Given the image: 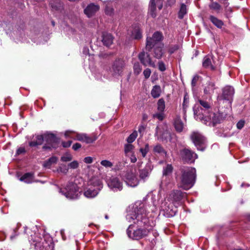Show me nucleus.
Masks as SVG:
<instances>
[{
	"instance_id": "obj_1",
	"label": "nucleus",
	"mask_w": 250,
	"mask_h": 250,
	"mask_svg": "<svg viewBox=\"0 0 250 250\" xmlns=\"http://www.w3.org/2000/svg\"><path fill=\"white\" fill-rule=\"evenodd\" d=\"M157 211L154 204H149L146 201H138L133 205L131 209L128 211L126 220L131 224L126 229L128 237L133 240H139L148 235L152 230L153 223L150 222L149 218L152 216L149 214Z\"/></svg>"
},
{
	"instance_id": "obj_2",
	"label": "nucleus",
	"mask_w": 250,
	"mask_h": 250,
	"mask_svg": "<svg viewBox=\"0 0 250 250\" xmlns=\"http://www.w3.org/2000/svg\"><path fill=\"white\" fill-rule=\"evenodd\" d=\"M163 37L161 33L156 32L151 38L146 39V49L148 51L153 50L154 57L158 59H161L164 53V44L161 42Z\"/></svg>"
},
{
	"instance_id": "obj_3",
	"label": "nucleus",
	"mask_w": 250,
	"mask_h": 250,
	"mask_svg": "<svg viewBox=\"0 0 250 250\" xmlns=\"http://www.w3.org/2000/svg\"><path fill=\"white\" fill-rule=\"evenodd\" d=\"M196 169L192 167H186L181 169V176L179 187L185 190L192 188L196 180Z\"/></svg>"
},
{
	"instance_id": "obj_4",
	"label": "nucleus",
	"mask_w": 250,
	"mask_h": 250,
	"mask_svg": "<svg viewBox=\"0 0 250 250\" xmlns=\"http://www.w3.org/2000/svg\"><path fill=\"white\" fill-rule=\"evenodd\" d=\"M40 233L35 232L34 235L31 234L29 238L31 245L33 246L37 250H53V244L51 238L46 240L42 237Z\"/></svg>"
},
{
	"instance_id": "obj_5",
	"label": "nucleus",
	"mask_w": 250,
	"mask_h": 250,
	"mask_svg": "<svg viewBox=\"0 0 250 250\" xmlns=\"http://www.w3.org/2000/svg\"><path fill=\"white\" fill-rule=\"evenodd\" d=\"M194 114L196 120L199 119L205 124L213 126H215L217 124L219 123L220 121V118L219 115L215 114L212 112H208L206 115H204L202 109H199V106L195 105L193 107Z\"/></svg>"
},
{
	"instance_id": "obj_6",
	"label": "nucleus",
	"mask_w": 250,
	"mask_h": 250,
	"mask_svg": "<svg viewBox=\"0 0 250 250\" xmlns=\"http://www.w3.org/2000/svg\"><path fill=\"white\" fill-rule=\"evenodd\" d=\"M88 186L83 193L84 196L87 198L96 197L103 188L102 182L97 177L91 178L88 181Z\"/></svg>"
},
{
	"instance_id": "obj_7",
	"label": "nucleus",
	"mask_w": 250,
	"mask_h": 250,
	"mask_svg": "<svg viewBox=\"0 0 250 250\" xmlns=\"http://www.w3.org/2000/svg\"><path fill=\"white\" fill-rule=\"evenodd\" d=\"M59 192L69 199H77L81 194L77 186L72 183H68L64 188H60Z\"/></svg>"
},
{
	"instance_id": "obj_8",
	"label": "nucleus",
	"mask_w": 250,
	"mask_h": 250,
	"mask_svg": "<svg viewBox=\"0 0 250 250\" xmlns=\"http://www.w3.org/2000/svg\"><path fill=\"white\" fill-rule=\"evenodd\" d=\"M66 138H71L87 144L93 143L97 140V137L95 135L88 136L85 133H78L73 131H66L64 133Z\"/></svg>"
},
{
	"instance_id": "obj_9",
	"label": "nucleus",
	"mask_w": 250,
	"mask_h": 250,
	"mask_svg": "<svg viewBox=\"0 0 250 250\" xmlns=\"http://www.w3.org/2000/svg\"><path fill=\"white\" fill-rule=\"evenodd\" d=\"M173 170V167L171 164H167L166 167H164L163 170V176L164 181L162 182V187L164 190L172 188L174 184L171 181L169 176L171 174Z\"/></svg>"
},
{
	"instance_id": "obj_10",
	"label": "nucleus",
	"mask_w": 250,
	"mask_h": 250,
	"mask_svg": "<svg viewBox=\"0 0 250 250\" xmlns=\"http://www.w3.org/2000/svg\"><path fill=\"white\" fill-rule=\"evenodd\" d=\"M173 205L172 202H169L167 199H165L162 203L161 210L163 215L167 217H171L174 216L177 212V207Z\"/></svg>"
},
{
	"instance_id": "obj_11",
	"label": "nucleus",
	"mask_w": 250,
	"mask_h": 250,
	"mask_svg": "<svg viewBox=\"0 0 250 250\" xmlns=\"http://www.w3.org/2000/svg\"><path fill=\"white\" fill-rule=\"evenodd\" d=\"M190 137L198 150L201 151L205 150L206 148V139L198 131H193Z\"/></svg>"
},
{
	"instance_id": "obj_12",
	"label": "nucleus",
	"mask_w": 250,
	"mask_h": 250,
	"mask_svg": "<svg viewBox=\"0 0 250 250\" xmlns=\"http://www.w3.org/2000/svg\"><path fill=\"white\" fill-rule=\"evenodd\" d=\"M186 197V193L179 190H172L167 197L168 201L172 202L175 206L181 205L182 200Z\"/></svg>"
},
{
	"instance_id": "obj_13",
	"label": "nucleus",
	"mask_w": 250,
	"mask_h": 250,
	"mask_svg": "<svg viewBox=\"0 0 250 250\" xmlns=\"http://www.w3.org/2000/svg\"><path fill=\"white\" fill-rule=\"evenodd\" d=\"M137 174L138 172L135 168L130 169L126 173L125 182L128 186L135 187L139 184Z\"/></svg>"
},
{
	"instance_id": "obj_14",
	"label": "nucleus",
	"mask_w": 250,
	"mask_h": 250,
	"mask_svg": "<svg viewBox=\"0 0 250 250\" xmlns=\"http://www.w3.org/2000/svg\"><path fill=\"white\" fill-rule=\"evenodd\" d=\"M106 183L110 189L114 192L120 191L123 189L122 181L117 177H111L106 179Z\"/></svg>"
},
{
	"instance_id": "obj_15",
	"label": "nucleus",
	"mask_w": 250,
	"mask_h": 250,
	"mask_svg": "<svg viewBox=\"0 0 250 250\" xmlns=\"http://www.w3.org/2000/svg\"><path fill=\"white\" fill-rule=\"evenodd\" d=\"M180 155L182 160L188 163H193L197 158V155L195 153L187 148L180 150Z\"/></svg>"
},
{
	"instance_id": "obj_16",
	"label": "nucleus",
	"mask_w": 250,
	"mask_h": 250,
	"mask_svg": "<svg viewBox=\"0 0 250 250\" xmlns=\"http://www.w3.org/2000/svg\"><path fill=\"white\" fill-rule=\"evenodd\" d=\"M234 93V90L233 87L226 86L223 88L222 94L221 96L218 97V100L219 101H226L229 105H231Z\"/></svg>"
},
{
	"instance_id": "obj_17",
	"label": "nucleus",
	"mask_w": 250,
	"mask_h": 250,
	"mask_svg": "<svg viewBox=\"0 0 250 250\" xmlns=\"http://www.w3.org/2000/svg\"><path fill=\"white\" fill-rule=\"evenodd\" d=\"M125 63L123 59H118L116 60L112 65V74L114 76H118L122 75Z\"/></svg>"
},
{
	"instance_id": "obj_18",
	"label": "nucleus",
	"mask_w": 250,
	"mask_h": 250,
	"mask_svg": "<svg viewBox=\"0 0 250 250\" xmlns=\"http://www.w3.org/2000/svg\"><path fill=\"white\" fill-rule=\"evenodd\" d=\"M44 140L48 143L49 146H44V149L51 148L55 147V145L58 142V139L55 135L52 133L44 134Z\"/></svg>"
},
{
	"instance_id": "obj_19",
	"label": "nucleus",
	"mask_w": 250,
	"mask_h": 250,
	"mask_svg": "<svg viewBox=\"0 0 250 250\" xmlns=\"http://www.w3.org/2000/svg\"><path fill=\"white\" fill-rule=\"evenodd\" d=\"M139 58L142 63L144 65H150L155 67V63L151 61L149 55L147 53H146L144 52L140 53L139 55Z\"/></svg>"
},
{
	"instance_id": "obj_20",
	"label": "nucleus",
	"mask_w": 250,
	"mask_h": 250,
	"mask_svg": "<svg viewBox=\"0 0 250 250\" xmlns=\"http://www.w3.org/2000/svg\"><path fill=\"white\" fill-rule=\"evenodd\" d=\"M99 9V5L91 3L85 8L84 12L88 17L90 18L93 16Z\"/></svg>"
},
{
	"instance_id": "obj_21",
	"label": "nucleus",
	"mask_w": 250,
	"mask_h": 250,
	"mask_svg": "<svg viewBox=\"0 0 250 250\" xmlns=\"http://www.w3.org/2000/svg\"><path fill=\"white\" fill-rule=\"evenodd\" d=\"M52 11L54 13L62 12L63 10V4L58 0H53L50 2Z\"/></svg>"
},
{
	"instance_id": "obj_22",
	"label": "nucleus",
	"mask_w": 250,
	"mask_h": 250,
	"mask_svg": "<svg viewBox=\"0 0 250 250\" xmlns=\"http://www.w3.org/2000/svg\"><path fill=\"white\" fill-rule=\"evenodd\" d=\"M199 104H196L194 105H198L199 106V109H202V112L204 113V115H206L208 112H209V108L210 107V105L208 103L202 100H199Z\"/></svg>"
},
{
	"instance_id": "obj_23",
	"label": "nucleus",
	"mask_w": 250,
	"mask_h": 250,
	"mask_svg": "<svg viewBox=\"0 0 250 250\" xmlns=\"http://www.w3.org/2000/svg\"><path fill=\"white\" fill-rule=\"evenodd\" d=\"M34 174L31 172H28L21 176L19 180L26 184H30L34 182Z\"/></svg>"
},
{
	"instance_id": "obj_24",
	"label": "nucleus",
	"mask_w": 250,
	"mask_h": 250,
	"mask_svg": "<svg viewBox=\"0 0 250 250\" xmlns=\"http://www.w3.org/2000/svg\"><path fill=\"white\" fill-rule=\"evenodd\" d=\"M105 8L104 12L106 15L112 16L114 14V10L113 8V5L112 2L110 0L104 2Z\"/></svg>"
},
{
	"instance_id": "obj_25",
	"label": "nucleus",
	"mask_w": 250,
	"mask_h": 250,
	"mask_svg": "<svg viewBox=\"0 0 250 250\" xmlns=\"http://www.w3.org/2000/svg\"><path fill=\"white\" fill-rule=\"evenodd\" d=\"M102 42L106 46H110L113 42V37L110 34L104 33L103 35Z\"/></svg>"
},
{
	"instance_id": "obj_26",
	"label": "nucleus",
	"mask_w": 250,
	"mask_h": 250,
	"mask_svg": "<svg viewBox=\"0 0 250 250\" xmlns=\"http://www.w3.org/2000/svg\"><path fill=\"white\" fill-rule=\"evenodd\" d=\"M162 139L166 141L174 143L175 140H176V136L174 134H171L169 132L166 131L163 133Z\"/></svg>"
},
{
	"instance_id": "obj_27",
	"label": "nucleus",
	"mask_w": 250,
	"mask_h": 250,
	"mask_svg": "<svg viewBox=\"0 0 250 250\" xmlns=\"http://www.w3.org/2000/svg\"><path fill=\"white\" fill-rule=\"evenodd\" d=\"M131 37L135 40H139L142 37V32L138 25H135L132 31Z\"/></svg>"
},
{
	"instance_id": "obj_28",
	"label": "nucleus",
	"mask_w": 250,
	"mask_h": 250,
	"mask_svg": "<svg viewBox=\"0 0 250 250\" xmlns=\"http://www.w3.org/2000/svg\"><path fill=\"white\" fill-rule=\"evenodd\" d=\"M174 126L177 132H181L184 128V124L180 117H177L174 120Z\"/></svg>"
},
{
	"instance_id": "obj_29",
	"label": "nucleus",
	"mask_w": 250,
	"mask_h": 250,
	"mask_svg": "<svg viewBox=\"0 0 250 250\" xmlns=\"http://www.w3.org/2000/svg\"><path fill=\"white\" fill-rule=\"evenodd\" d=\"M210 21L217 28H221L224 25V22L218 19L214 16L210 15L209 18Z\"/></svg>"
},
{
	"instance_id": "obj_30",
	"label": "nucleus",
	"mask_w": 250,
	"mask_h": 250,
	"mask_svg": "<svg viewBox=\"0 0 250 250\" xmlns=\"http://www.w3.org/2000/svg\"><path fill=\"white\" fill-rule=\"evenodd\" d=\"M44 140V134L43 135H39L36 136V141H32L29 143V146H36L42 144Z\"/></svg>"
},
{
	"instance_id": "obj_31",
	"label": "nucleus",
	"mask_w": 250,
	"mask_h": 250,
	"mask_svg": "<svg viewBox=\"0 0 250 250\" xmlns=\"http://www.w3.org/2000/svg\"><path fill=\"white\" fill-rule=\"evenodd\" d=\"M150 170L148 167L140 170V178L141 180L145 181L149 176Z\"/></svg>"
},
{
	"instance_id": "obj_32",
	"label": "nucleus",
	"mask_w": 250,
	"mask_h": 250,
	"mask_svg": "<svg viewBox=\"0 0 250 250\" xmlns=\"http://www.w3.org/2000/svg\"><path fill=\"white\" fill-rule=\"evenodd\" d=\"M161 93V88L160 86L158 85H155L153 86V88L151 91V95L154 98H157L160 97Z\"/></svg>"
},
{
	"instance_id": "obj_33",
	"label": "nucleus",
	"mask_w": 250,
	"mask_h": 250,
	"mask_svg": "<svg viewBox=\"0 0 250 250\" xmlns=\"http://www.w3.org/2000/svg\"><path fill=\"white\" fill-rule=\"evenodd\" d=\"M203 66L205 68H210L211 69H214V67L212 65L211 62V58L209 56H205L203 61Z\"/></svg>"
},
{
	"instance_id": "obj_34",
	"label": "nucleus",
	"mask_w": 250,
	"mask_h": 250,
	"mask_svg": "<svg viewBox=\"0 0 250 250\" xmlns=\"http://www.w3.org/2000/svg\"><path fill=\"white\" fill-rule=\"evenodd\" d=\"M215 85L213 83L208 82L204 89V93L206 94H211L214 92Z\"/></svg>"
},
{
	"instance_id": "obj_35",
	"label": "nucleus",
	"mask_w": 250,
	"mask_h": 250,
	"mask_svg": "<svg viewBox=\"0 0 250 250\" xmlns=\"http://www.w3.org/2000/svg\"><path fill=\"white\" fill-rule=\"evenodd\" d=\"M134 146L130 143H127L124 145V152L125 156H128L130 153H133Z\"/></svg>"
},
{
	"instance_id": "obj_36",
	"label": "nucleus",
	"mask_w": 250,
	"mask_h": 250,
	"mask_svg": "<svg viewBox=\"0 0 250 250\" xmlns=\"http://www.w3.org/2000/svg\"><path fill=\"white\" fill-rule=\"evenodd\" d=\"M58 158L56 157H52L44 163L43 166L49 168L52 164H56Z\"/></svg>"
},
{
	"instance_id": "obj_37",
	"label": "nucleus",
	"mask_w": 250,
	"mask_h": 250,
	"mask_svg": "<svg viewBox=\"0 0 250 250\" xmlns=\"http://www.w3.org/2000/svg\"><path fill=\"white\" fill-rule=\"evenodd\" d=\"M166 108L165 102L163 98L160 99L157 102V110L158 111L164 112Z\"/></svg>"
},
{
	"instance_id": "obj_38",
	"label": "nucleus",
	"mask_w": 250,
	"mask_h": 250,
	"mask_svg": "<svg viewBox=\"0 0 250 250\" xmlns=\"http://www.w3.org/2000/svg\"><path fill=\"white\" fill-rule=\"evenodd\" d=\"M209 7L210 9L215 10L218 13L221 8V6L216 2L212 1V2L209 4Z\"/></svg>"
},
{
	"instance_id": "obj_39",
	"label": "nucleus",
	"mask_w": 250,
	"mask_h": 250,
	"mask_svg": "<svg viewBox=\"0 0 250 250\" xmlns=\"http://www.w3.org/2000/svg\"><path fill=\"white\" fill-rule=\"evenodd\" d=\"M187 6L185 4H182L181 6L180 9L178 13L179 18L180 19H183L184 16L187 14Z\"/></svg>"
},
{
	"instance_id": "obj_40",
	"label": "nucleus",
	"mask_w": 250,
	"mask_h": 250,
	"mask_svg": "<svg viewBox=\"0 0 250 250\" xmlns=\"http://www.w3.org/2000/svg\"><path fill=\"white\" fill-rule=\"evenodd\" d=\"M137 136V131L136 130L134 131L126 139L127 142L131 144L135 140Z\"/></svg>"
},
{
	"instance_id": "obj_41",
	"label": "nucleus",
	"mask_w": 250,
	"mask_h": 250,
	"mask_svg": "<svg viewBox=\"0 0 250 250\" xmlns=\"http://www.w3.org/2000/svg\"><path fill=\"white\" fill-rule=\"evenodd\" d=\"M57 171L66 174L68 171V167L66 165L61 164L57 169Z\"/></svg>"
},
{
	"instance_id": "obj_42",
	"label": "nucleus",
	"mask_w": 250,
	"mask_h": 250,
	"mask_svg": "<svg viewBox=\"0 0 250 250\" xmlns=\"http://www.w3.org/2000/svg\"><path fill=\"white\" fill-rule=\"evenodd\" d=\"M149 145L148 144H146L144 147H141L139 149V151L141 153L142 156L145 157L146 156L147 153L149 151Z\"/></svg>"
},
{
	"instance_id": "obj_43",
	"label": "nucleus",
	"mask_w": 250,
	"mask_h": 250,
	"mask_svg": "<svg viewBox=\"0 0 250 250\" xmlns=\"http://www.w3.org/2000/svg\"><path fill=\"white\" fill-rule=\"evenodd\" d=\"M134 73L136 75L140 74L142 71V67L139 62L134 63L133 66Z\"/></svg>"
},
{
	"instance_id": "obj_44",
	"label": "nucleus",
	"mask_w": 250,
	"mask_h": 250,
	"mask_svg": "<svg viewBox=\"0 0 250 250\" xmlns=\"http://www.w3.org/2000/svg\"><path fill=\"white\" fill-rule=\"evenodd\" d=\"M154 118H156L159 121H162L165 118L164 112L159 111L158 113H156L153 115Z\"/></svg>"
},
{
	"instance_id": "obj_45",
	"label": "nucleus",
	"mask_w": 250,
	"mask_h": 250,
	"mask_svg": "<svg viewBox=\"0 0 250 250\" xmlns=\"http://www.w3.org/2000/svg\"><path fill=\"white\" fill-rule=\"evenodd\" d=\"M72 157L69 153H66L61 157V161L62 162H69L72 160Z\"/></svg>"
},
{
	"instance_id": "obj_46",
	"label": "nucleus",
	"mask_w": 250,
	"mask_h": 250,
	"mask_svg": "<svg viewBox=\"0 0 250 250\" xmlns=\"http://www.w3.org/2000/svg\"><path fill=\"white\" fill-rule=\"evenodd\" d=\"M101 164L106 168L111 167L113 166V164L110 161L106 160L102 161Z\"/></svg>"
},
{
	"instance_id": "obj_47",
	"label": "nucleus",
	"mask_w": 250,
	"mask_h": 250,
	"mask_svg": "<svg viewBox=\"0 0 250 250\" xmlns=\"http://www.w3.org/2000/svg\"><path fill=\"white\" fill-rule=\"evenodd\" d=\"M153 150L154 152L158 153H163L164 152V148L160 145H157L156 146H155Z\"/></svg>"
},
{
	"instance_id": "obj_48",
	"label": "nucleus",
	"mask_w": 250,
	"mask_h": 250,
	"mask_svg": "<svg viewBox=\"0 0 250 250\" xmlns=\"http://www.w3.org/2000/svg\"><path fill=\"white\" fill-rule=\"evenodd\" d=\"M149 9L151 12H154L155 11L156 9V4L154 0H150Z\"/></svg>"
},
{
	"instance_id": "obj_49",
	"label": "nucleus",
	"mask_w": 250,
	"mask_h": 250,
	"mask_svg": "<svg viewBox=\"0 0 250 250\" xmlns=\"http://www.w3.org/2000/svg\"><path fill=\"white\" fill-rule=\"evenodd\" d=\"M68 166L72 169H76L79 166V163L77 161H74L69 164Z\"/></svg>"
},
{
	"instance_id": "obj_50",
	"label": "nucleus",
	"mask_w": 250,
	"mask_h": 250,
	"mask_svg": "<svg viewBox=\"0 0 250 250\" xmlns=\"http://www.w3.org/2000/svg\"><path fill=\"white\" fill-rule=\"evenodd\" d=\"M151 70L149 68H146L145 70H144L143 72V74L145 77L146 79H148L151 74Z\"/></svg>"
},
{
	"instance_id": "obj_51",
	"label": "nucleus",
	"mask_w": 250,
	"mask_h": 250,
	"mask_svg": "<svg viewBox=\"0 0 250 250\" xmlns=\"http://www.w3.org/2000/svg\"><path fill=\"white\" fill-rule=\"evenodd\" d=\"M179 48V46L178 45H174L168 49V52L169 53L171 54L173 53H174L175 51L178 50Z\"/></svg>"
},
{
	"instance_id": "obj_52",
	"label": "nucleus",
	"mask_w": 250,
	"mask_h": 250,
	"mask_svg": "<svg viewBox=\"0 0 250 250\" xmlns=\"http://www.w3.org/2000/svg\"><path fill=\"white\" fill-rule=\"evenodd\" d=\"M199 77L197 75L194 76L191 81V85L192 87H194L196 85V83L199 80Z\"/></svg>"
},
{
	"instance_id": "obj_53",
	"label": "nucleus",
	"mask_w": 250,
	"mask_h": 250,
	"mask_svg": "<svg viewBox=\"0 0 250 250\" xmlns=\"http://www.w3.org/2000/svg\"><path fill=\"white\" fill-rule=\"evenodd\" d=\"M159 69L161 71H164L166 70V66L165 63L162 62H159L158 63Z\"/></svg>"
},
{
	"instance_id": "obj_54",
	"label": "nucleus",
	"mask_w": 250,
	"mask_h": 250,
	"mask_svg": "<svg viewBox=\"0 0 250 250\" xmlns=\"http://www.w3.org/2000/svg\"><path fill=\"white\" fill-rule=\"evenodd\" d=\"M83 162L86 164H91L93 162V159L90 156L86 157L84 158Z\"/></svg>"
},
{
	"instance_id": "obj_55",
	"label": "nucleus",
	"mask_w": 250,
	"mask_h": 250,
	"mask_svg": "<svg viewBox=\"0 0 250 250\" xmlns=\"http://www.w3.org/2000/svg\"><path fill=\"white\" fill-rule=\"evenodd\" d=\"M145 129L146 125H145L142 124L139 126L138 131L142 135H143Z\"/></svg>"
},
{
	"instance_id": "obj_56",
	"label": "nucleus",
	"mask_w": 250,
	"mask_h": 250,
	"mask_svg": "<svg viewBox=\"0 0 250 250\" xmlns=\"http://www.w3.org/2000/svg\"><path fill=\"white\" fill-rule=\"evenodd\" d=\"M244 124L245 122L243 120H240L237 123L236 125L238 129H241L244 127Z\"/></svg>"
},
{
	"instance_id": "obj_57",
	"label": "nucleus",
	"mask_w": 250,
	"mask_h": 250,
	"mask_svg": "<svg viewBox=\"0 0 250 250\" xmlns=\"http://www.w3.org/2000/svg\"><path fill=\"white\" fill-rule=\"evenodd\" d=\"M25 152V148L24 147H20L19 148L17 151H16V155H20V154H23Z\"/></svg>"
},
{
	"instance_id": "obj_58",
	"label": "nucleus",
	"mask_w": 250,
	"mask_h": 250,
	"mask_svg": "<svg viewBox=\"0 0 250 250\" xmlns=\"http://www.w3.org/2000/svg\"><path fill=\"white\" fill-rule=\"evenodd\" d=\"M131 155L130 157V161L131 163H134L137 161V158L134 154V153H130Z\"/></svg>"
},
{
	"instance_id": "obj_59",
	"label": "nucleus",
	"mask_w": 250,
	"mask_h": 250,
	"mask_svg": "<svg viewBox=\"0 0 250 250\" xmlns=\"http://www.w3.org/2000/svg\"><path fill=\"white\" fill-rule=\"evenodd\" d=\"M72 144L71 141H68L67 142H62V145L63 147H68L70 146Z\"/></svg>"
},
{
	"instance_id": "obj_60",
	"label": "nucleus",
	"mask_w": 250,
	"mask_h": 250,
	"mask_svg": "<svg viewBox=\"0 0 250 250\" xmlns=\"http://www.w3.org/2000/svg\"><path fill=\"white\" fill-rule=\"evenodd\" d=\"M81 145L79 143H75V144L73 145V146H72V148L74 150H78V149H79L81 147Z\"/></svg>"
},
{
	"instance_id": "obj_61",
	"label": "nucleus",
	"mask_w": 250,
	"mask_h": 250,
	"mask_svg": "<svg viewBox=\"0 0 250 250\" xmlns=\"http://www.w3.org/2000/svg\"><path fill=\"white\" fill-rule=\"evenodd\" d=\"M183 106L184 109H186L188 106V101L187 100L185 97L184 98Z\"/></svg>"
},
{
	"instance_id": "obj_62",
	"label": "nucleus",
	"mask_w": 250,
	"mask_h": 250,
	"mask_svg": "<svg viewBox=\"0 0 250 250\" xmlns=\"http://www.w3.org/2000/svg\"><path fill=\"white\" fill-rule=\"evenodd\" d=\"M5 234L3 232L0 231V241H3L5 239Z\"/></svg>"
},
{
	"instance_id": "obj_63",
	"label": "nucleus",
	"mask_w": 250,
	"mask_h": 250,
	"mask_svg": "<svg viewBox=\"0 0 250 250\" xmlns=\"http://www.w3.org/2000/svg\"><path fill=\"white\" fill-rule=\"evenodd\" d=\"M61 234L62 235V237L63 240L65 239V238L64 237V230L62 229L60 231Z\"/></svg>"
},
{
	"instance_id": "obj_64",
	"label": "nucleus",
	"mask_w": 250,
	"mask_h": 250,
	"mask_svg": "<svg viewBox=\"0 0 250 250\" xmlns=\"http://www.w3.org/2000/svg\"><path fill=\"white\" fill-rule=\"evenodd\" d=\"M14 234H12L10 236V239L11 240H13L16 237V236L17 235V234L16 233V230H14Z\"/></svg>"
}]
</instances>
